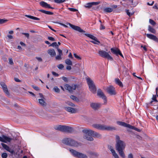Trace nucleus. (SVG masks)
<instances>
[{
	"instance_id": "nucleus-37",
	"label": "nucleus",
	"mask_w": 158,
	"mask_h": 158,
	"mask_svg": "<svg viewBox=\"0 0 158 158\" xmlns=\"http://www.w3.org/2000/svg\"><path fill=\"white\" fill-rule=\"evenodd\" d=\"M150 23L152 25H155L156 24V23L153 20L150 19L149 20Z\"/></svg>"
},
{
	"instance_id": "nucleus-38",
	"label": "nucleus",
	"mask_w": 158,
	"mask_h": 158,
	"mask_svg": "<svg viewBox=\"0 0 158 158\" xmlns=\"http://www.w3.org/2000/svg\"><path fill=\"white\" fill-rule=\"evenodd\" d=\"M66 103L68 105L71 106L73 107L75 106V105L72 102L68 101V102H66Z\"/></svg>"
},
{
	"instance_id": "nucleus-59",
	"label": "nucleus",
	"mask_w": 158,
	"mask_h": 158,
	"mask_svg": "<svg viewBox=\"0 0 158 158\" xmlns=\"http://www.w3.org/2000/svg\"><path fill=\"white\" fill-rule=\"evenodd\" d=\"M52 73L53 75L56 76L57 77L59 76V74L58 73L53 71L52 72Z\"/></svg>"
},
{
	"instance_id": "nucleus-13",
	"label": "nucleus",
	"mask_w": 158,
	"mask_h": 158,
	"mask_svg": "<svg viewBox=\"0 0 158 158\" xmlns=\"http://www.w3.org/2000/svg\"><path fill=\"white\" fill-rule=\"evenodd\" d=\"M101 105V104L98 103L92 102L90 104L91 107L94 110L98 109L100 107Z\"/></svg>"
},
{
	"instance_id": "nucleus-16",
	"label": "nucleus",
	"mask_w": 158,
	"mask_h": 158,
	"mask_svg": "<svg viewBox=\"0 0 158 158\" xmlns=\"http://www.w3.org/2000/svg\"><path fill=\"white\" fill-rule=\"evenodd\" d=\"M76 85H72V86H71L68 84H66L65 85L64 87L65 89L71 92L73 90H75L76 88Z\"/></svg>"
},
{
	"instance_id": "nucleus-61",
	"label": "nucleus",
	"mask_w": 158,
	"mask_h": 158,
	"mask_svg": "<svg viewBox=\"0 0 158 158\" xmlns=\"http://www.w3.org/2000/svg\"><path fill=\"white\" fill-rule=\"evenodd\" d=\"M153 8L154 9H156V10L158 9V7L157 6V5L156 4H155L154 6L153 7Z\"/></svg>"
},
{
	"instance_id": "nucleus-5",
	"label": "nucleus",
	"mask_w": 158,
	"mask_h": 158,
	"mask_svg": "<svg viewBox=\"0 0 158 158\" xmlns=\"http://www.w3.org/2000/svg\"><path fill=\"white\" fill-rule=\"evenodd\" d=\"M69 151L75 157L77 158H87L88 156L85 154L82 153L71 148L69 149Z\"/></svg>"
},
{
	"instance_id": "nucleus-12",
	"label": "nucleus",
	"mask_w": 158,
	"mask_h": 158,
	"mask_svg": "<svg viewBox=\"0 0 158 158\" xmlns=\"http://www.w3.org/2000/svg\"><path fill=\"white\" fill-rule=\"evenodd\" d=\"M106 90L108 93L110 95H115L116 94L115 88L112 85L107 87Z\"/></svg>"
},
{
	"instance_id": "nucleus-3",
	"label": "nucleus",
	"mask_w": 158,
	"mask_h": 158,
	"mask_svg": "<svg viewBox=\"0 0 158 158\" xmlns=\"http://www.w3.org/2000/svg\"><path fill=\"white\" fill-rule=\"evenodd\" d=\"M93 127L98 130H107L112 131L116 130V127H111L108 126H106L103 125H102L99 124H94L93 125Z\"/></svg>"
},
{
	"instance_id": "nucleus-52",
	"label": "nucleus",
	"mask_w": 158,
	"mask_h": 158,
	"mask_svg": "<svg viewBox=\"0 0 158 158\" xmlns=\"http://www.w3.org/2000/svg\"><path fill=\"white\" fill-rule=\"evenodd\" d=\"M74 56L78 60H81V58L77 56L76 53H74Z\"/></svg>"
},
{
	"instance_id": "nucleus-55",
	"label": "nucleus",
	"mask_w": 158,
	"mask_h": 158,
	"mask_svg": "<svg viewBox=\"0 0 158 158\" xmlns=\"http://www.w3.org/2000/svg\"><path fill=\"white\" fill-rule=\"evenodd\" d=\"M62 78L65 82H67L68 81V78L65 77H63Z\"/></svg>"
},
{
	"instance_id": "nucleus-11",
	"label": "nucleus",
	"mask_w": 158,
	"mask_h": 158,
	"mask_svg": "<svg viewBox=\"0 0 158 158\" xmlns=\"http://www.w3.org/2000/svg\"><path fill=\"white\" fill-rule=\"evenodd\" d=\"M12 139L4 135H2V137L0 136V141L6 143L7 142H10Z\"/></svg>"
},
{
	"instance_id": "nucleus-26",
	"label": "nucleus",
	"mask_w": 158,
	"mask_h": 158,
	"mask_svg": "<svg viewBox=\"0 0 158 158\" xmlns=\"http://www.w3.org/2000/svg\"><path fill=\"white\" fill-rule=\"evenodd\" d=\"M152 99V100L149 103H148L149 105L152 104V103L153 102H156V104H157V102H158V101L156 99V95H153Z\"/></svg>"
},
{
	"instance_id": "nucleus-4",
	"label": "nucleus",
	"mask_w": 158,
	"mask_h": 158,
	"mask_svg": "<svg viewBox=\"0 0 158 158\" xmlns=\"http://www.w3.org/2000/svg\"><path fill=\"white\" fill-rule=\"evenodd\" d=\"M62 141L63 143L72 147H77L80 144L78 142L70 138H65Z\"/></svg>"
},
{
	"instance_id": "nucleus-8",
	"label": "nucleus",
	"mask_w": 158,
	"mask_h": 158,
	"mask_svg": "<svg viewBox=\"0 0 158 158\" xmlns=\"http://www.w3.org/2000/svg\"><path fill=\"white\" fill-rule=\"evenodd\" d=\"M117 124L119 125L123 126L125 127H127L132 129L138 132H140V130L139 129H138V128L135 127L134 126H132L124 122L121 121H117Z\"/></svg>"
},
{
	"instance_id": "nucleus-53",
	"label": "nucleus",
	"mask_w": 158,
	"mask_h": 158,
	"mask_svg": "<svg viewBox=\"0 0 158 158\" xmlns=\"http://www.w3.org/2000/svg\"><path fill=\"white\" fill-rule=\"evenodd\" d=\"M152 106H154V107H153V108L154 110H156L158 108V106L157 105H154L153 103H152V104H151Z\"/></svg>"
},
{
	"instance_id": "nucleus-19",
	"label": "nucleus",
	"mask_w": 158,
	"mask_h": 158,
	"mask_svg": "<svg viewBox=\"0 0 158 158\" xmlns=\"http://www.w3.org/2000/svg\"><path fill=\"white\" fill-rule=\"evenodd\" d=\"M108 148L112 153L114 157V158H119V156L116 153L115 150L114 149L113 147L112 146L108 145Z\"/></svg>"
},
{
	"instance_id": "nucleus-28",
	"label": "nucleus",
	"mask_w": 158,
	"mask_h": 158,
	"mask_svg": "<svg viewBox=\"0 0 158 158\" xmlns=\"http://www.w3.org/2000/svg\"><path fill=\"white\" fill-rule=\"evenodd\" d=\"M25 16L27 18H28L30 19H34L35 20H40V19L39 18L30 15H25Z\"/></svg>"
},
{
	"instance_id": "nucleus-24",
	"label": "nucleus",
	"mask_w": 158,
	"mask_h": 158,
	"mask_svg": "<svg viewBox=\"0 0 158 158\" xmlns=\"http://www.w3.org/2000/svg\"><path fill=\"white\" fill-rule=\"evenodd\" d=\"M115 83L119 85L120 87L122 88L123 87L122 82L118 78H115L114 80Z\"/></svg>"
},
{
	"instance_id": "nucleus-36",
	"label": "nucleus",
	"mask_w": 158,
	"mask_h": 158,
	"mask_svg": "<svg viewBox=\"0 0 158 158\" xmlns=\"http://www.w3.org/2000/svg\"><path fill=\"white\" fill-rule=\"evenodd\" d=\"M66 0H55L54 1L55 2L61 3L64 2Z\"/></svg>"
},
{
	"instance_id": "nucleus-58",
	"label": "nucleus",
	"mask_w": 158,
	"mask_h": 158,
	"mask_svg": "<svg viewBox=\"0 0 158 158\" xmlns=\"http://www.w3.org/2000/svg\"><path fill=\"white\" fill-rule=\"evenodd\" d=\"M36 58L40 62H41L42 61V59L40 57H36Z\"/></svg>"
},
{
	"instance_id": "nucleus-40",
	"label": "nucleus",
	"mask_w": 158,
	"mask_h": 158,
	"mask_svg": "<svg viewBox=\"0 0 158 158\" xmlns=\"http://www.w3.org/2000/svg\"><path fill=\"white\" fill-rule=\"evenodd\" d=\"M62 55L59 54L56 57V60H60L61 59V56Z\"/></svg>"
},
{
	"instance_id": "nucleus-10",
	"label": "nucleus",
	"mask_w": 158,
	"mask_h": 158,
	"mask_svg": "<svg viewBox=\"0 0 158 158\" xmlns=\"http://www.w3.org/2000/svg\"><path fill=\"white\" fill-rule=\"evenodd\" d=\"M66 24H69L73 29L78 31L80 32L85 33V31L81 29V28L79 26L73 25L69 23H67Z\"/></svg>"
},
{
	"instance_id": "nucleus-7",
	"label": "nucleus",
	"mask_w": 158,
	"mask_h": 158,
	"mask_svg": "<svg viewBox=\"0 0 158 158\" xmlns=\"http://www.w3.org/2000/svg\"><path fill=\"white\" fill-rule=\"evenodd\" d=\"M109 53H110V51L108 52H106L105 51L102 50H99L98 52L99 55L102 57L107 58L108 60H112L113 58L109 54Z\"/></svg>"
},
{
	"instance_id": "nucleus-41",
	"label": "nucleus",
	"mask_w": 158,
	"mask_h": 158,
	"mask_svg": "<svg viewBox=\"0 0 158 158\" xmlns=\"http://www.w3.org/2000/svg\"><path fill=\"white\" fill-rule=\"evenodd\" d=\"M1 156L2 158H6L7 157V154L6 153H3L2 154Z\"/></svg>"
},
{
	"instance_id": "nucleus-18",
	"label": "nucleus",
	"mask_w": 158,
	"mask_h": 158,
	"mask_svg": "<svg viewBox=\"0 0 158 158\" xmlns=\"http://www.w3.org/2000/svg\"><path fill=\"white\" fill-rule=\"evenodd\" d=\"M99 2H89L86 4L84 6L85 8H90L93 6H96L98 5L99 3Z\"/></svg>"
},
{
	"instance_id": "nucleus-29",
	"label": "nucleus",
	"mask_w": 158,
	"mask_h": 158,
	"mask_svg": "<svg viewBox=\"0 0 158 158\" xmlns=\"http://www.w3.org/2000/svg\"><path fill=\"white\" fill-rule=\"evenodd\" d=\"M39 101L40 104L41 105L43 106H46L47 103L42 98L39 99Z\"/></svg>"
},
{
	"instance_id": "nucleus-62",
	"label": "nucleus",
	"mask_w": 158,
	"mask_h": 158,
	"mask_svg": "<svg viewBox=\"0 0 158 158\" xmlns=\"http://www.w3.org/2000/svg\"><path fill=\"white\" fill-rule=\"evenodd\" d=\"M66 69L67 70H69L71 69L72 68L71 66H67Z\"/></svg>"
},
{
	"instance_id": "nucleus-14",
	"label": "nucleus",
	"mask_w": 158,
	"mask_h": 158,
	"mask_svg": "<svg viewBox=\"0 0 158 158\" xmlns=\"http://www.w3.org/2000/svg\"><path fill=\"white\" fill-rule=\"evenodd\" d=\"M97 95L100 98H102V99L104 100L106 102V96L104 95L102 91L100 89H98L97 91Z\"/></svg>"
},
{
	"instance_id": "nucleus-21",
	"label": "nucleus",
	"mask_w": 158,
	"mask_h": 158,
	"mask_svg": "<svg viewBox=\"0 0 158 158\" xmlns=\"http://www.w3.org/2000/svg\"><path fill=\"white\" fill-rule=\"evenodd\" d=\"M146 35L148 38L156 42H158V39L156 36L153 35L149 34H147Z\"/></svg>"
},
{
	"instance_id": "nucleus-49",
	"label": "nucleus",
	"mask_w": 158,
	"mask_h": 158,
	"mask_svg": "<svg viewBox=\"0 0 158 158\" xmlns=\"http://www.w3.org/2000/svg\"><path fill=\"white\" fill-rule=\"evenodd\" d=\"M45 14L47 15H52L53 14V13L52 12L49 11H45Z\"/></svg>"
},
{
	"instance_id": "nucleus-35",
	"label": "nucleus",
	"mask_w": 158,
	"mask_h": 158,
	"mask_svg": "<svg viewBox=\"0 0 158 158\" xmlns=\"http://www.w3.org/2000/svg\"><path fill=\"white\" fill-rule=\"evenodd\" d=\"M70 98L72 100L76 101H78L79 99L76 96L74 95H71L70 96Z\"/></svg>"
},
{
	"instance_id": "nucleus-46",
	"label": "nucleus",
	"mask_w": 158,
	"mask_h": 158,
	"mask_svg": "<svg viewBox=\"0 0 158 158\" xmlns=\"http://www.w3.org/2000/svg\"><path fill=\"white\" fill-rule=\"evenodd\" d=\"M57 67L59 69H63V68L64 67V65L62 64H59L57 66Z\"/></svg>"
},
{
	"instance_id": "nucleus-54",
	"label": "nucleus",
	"mask_w": 158,
	"mask_h": 158,
	"mask_svg": "<svg viewBox=\"0 0 158 158\" xmlns=\"http://www.w3.org/2000/svg\"><path fill=\"white\" fill-rule=\"evenodd\" d=\"M57 49V50L59 54L62 55V51L60 50V49L59 48H56Z\"/></svg>"
},
{
	"instance_id": "nucleus-45",
	"label": "nucleus",
	"mask_w": 158,
	"mask_h": 158,
	"mask_svg": "<svg viewBox=\"0 0 158 158\" xmlns=\"http://www.w3.org/2000/svg\"><path fill=\"white\" fill-rule=\"evenodd\" d=\"M7 20H4V19H0V24H2L6 22Z\"/></svg>"
},
{
	"instance_id": "nucleus-44",
	"label": "nucleus",
	"mask_w": 158,
	"mask_h": 158,
	"mask_svg": "<svg viewBox=\"0 0 158 158\" xmlns=\"http://www.w3.org/2000/svg\"><path fill=\"white\" fill-rule=\"evenodd\" d=\"M126 12L127 14L130 17L133 14V13H131L129 12V10H126Z\"/></svg>"
},
{
	"instance_id": "nucleus-42",
	"label": "nucleus",
	"mask_w": 158,
	"mask_h": 158,
	"mask_svg": "<svg viewBox=\"0 0 158 158\" xmlns=\"http://www.w3.org/2000/svg\"><path fill=\"white\" fill-rule=\"evenodd\" d=\"M7 151L10 152L12 154H13L15 153L14 150L13 149H11L10 148H9V149Z\"/></svg>"
},
{
	"instance_id": "nucleus-32",
	"label": "nucleus",
	"mask_w": 158,
	"mask_h": 158,
	"mask_svg": "<svg viewBox=\"0 0 158 158\" xmlns=\"http://www.w3.org/2000/svg\"><path fill=\"white\" fill-rule=\"evenodd\" d=\"M49 46L55 47L56 48H59V46L58 44H57V43L56 42L53 43L50 45Z\"/></svg>"
},
{
	"instance_id": "nucleus-31",
	"label": "nucleus",
	"mask_w": 158,
	"mask_h": 158,
	"mask_svg": "<svg viewBox=\"0 0 158 158\" xmlns=\"http://www.w3.org/2000/svg\"><path fill=\"white\" fill-rule=\"evenodd\" d=\"M113 10V9L109 7H107L105 8L104 11L106 12L107 13H110L112 12Z\"/></svg>"
},
{
	"instance_id": "nucleus-20",
	"label": "nucleus",
	"mask_w": 158,
	"mask_h": 158,
	"mask_svg": "<svg viewBox=\"0 0 158 158\" xmlns=\"http://www.w3.org/2000/svg\"><path fill=\"white\" fill-rule=\"evenodd\" d=\"M73 131L72 127L67 126H64L63 132L71 133Z\"/></svg>"
},
{
	"instance_id": "nucleus-23",
	"label": "nucleus",
	"mask_w": 158,
	"mask_h": 158,
	"mask_svg": "<svg viewBox=\"0 0 158 158\" xmlns=\"http://www.w3.org/2000/svg\"><path fill=\"white\" fill-rule=\"evenodd\" d=\"M47 52L51 56H54L56 55V53L53 49H49L48 50Z\"/></svg>"
},
{
	"instance_id": "nucleus-57",
	"label": "nucleus",
	"mask_w": 158,
	"mask_h": 158,
	"mask_svg": "<svg viewBox=\"0 0 158 158\" xmlns=\"http://www.w3.org/2000/svg\"><path fill=\"white\" fill-rule=\"evenodd\" d=\"M105 27L104 26H103L102 24H101L100 27V29L101 30H102L104 29H105Z\"/></svg>"
},
{
	"instance_id": "nucleus-30",
	"label": "nucleus",
	"mask_w": 158,
	"mask_h": 158,
	"mask_svg": "<svg viewBox=\"0 0 158 158\" xmlns=\"http://www.w3.org/2000/svg\"><path fill=\"white\" fill-rule=\"evenodd\" d=\"M148 30L150 32L154 34H155L156 32V30L150 25L148 27Z\"/></svg>"
},
{
	"instance_id": "nucleus-43",
	"label": "nucleus",
	"mask_w": 158,
	"mask_h": 158,
	"mask_svg": "<svg viewBox=\"0 0 158 158\" xmlns=\"http://www.w3.org/2000/svg\"><path fill=\"white\" fill-rule=\"evenodd\" d=\"M68 10H69L70 11L73 12L78 11V10L77 9L74 8H68Z\"/></svg>"
},
{
	"instance_id": "nucleus-63",
	"label": "nucleus",
	"mask_w": 158,
	"mask_h": 158,
	"mask_svg": "<svg viewBox=\"0 0 158 158\" xmlns=\"http://www.w3.org/2000/svg\"><path fill=\"white\" fill-rule=\"evenodd\" d=\"M90 154L92 155H94L95 156H98V154L97 153H94V152L93 153V152H92V153H90Z\"/></svg>"
},
{
	"instance_id": "nucleus-56",
	"label": "nucleus",
	"mask_w": 158,
	"mask_h": 158,
	"mask_svg": "<svg viewBox=\"0 0 158 158\" xmlns=\"http://www.w3.org/2000/svg\"><path fill=\"white\" fill-rule=\"evenodd\" d=\"M9 64H10L12 65L13 64L12 59L11 58H10L9 59Z\"/></svg>"
},
{
	"instance_id": "nucleus-47",
	"label": "nucleus",
	"mask_w": 158,
	"mask_h": 158,
	"mask_svg": "<svg viewBox=\"0 0 158 158\" xmlns=\"http://www.w3.org/2000/svg\"><path fill=\"white\" fill-rule=\"evenodd\" d=\"M22 34L25 35V36L27 37V39L29 38V34L28 33H22Z\"/></svg>"
},
{
	"instance_id": "nucleus-6",
	"label": "nucleus",
	"mask_w": 158,
	"mask_h": 158,
	"mask_svg": "<svg viewBox=\"0 0 158 158\" xmlns=\"http://www.w3.org/2000/svg\"><path fill=\"white\" fill-rule=\"evenodd\" d=\"M90 91L94 94L96 92V88L94 82L89 77L86 79Z\"/></svg>"
},
{
	"instance_id": "nucleus-50",
	"label": "nucleus",
	"mask_w": 158,
	"mask_h": 158,
	"mask_svg": "<svg viewBox=\"0 0 158 158\" xmlns=\"http://www.w3.org/2000/svg\"><path fill=\"white\" fill-rule=\"evenodd\" d=\"M32 88L36 91H39L40 89L38 87L35 86L34 85L32 86Z\"/></svg>"
},
{
	"instance_id": "nucleus-48",
	"label": "nucleus",
	"mask_w": 158,
	"mask_h": 158,
	"mask_svg": "<svg viewBox=\"0 0 158 158\" xmlns=\"http://www.w3.org/2000/svg\"><path fill=\"white\" fill-rule=\"evenodd\" d=\"M127 158H134L133 154L131 153L129 154L127 156Z\"/></svg>"
},
{
	"instance_id": "nucleus-15",
	"label": "nucleus",
	"mask_w": 158,
	"mask_h": 158,
	"mask_svg": "<svg viewBox=\"0 0 158 158\" xmlns=\"http://www.w3.org/2000/svg\"><path fill=\"white\" fill-rule=\"evenodd\" d=\"M64 109L66 111L72 114L76 113L77 112V110L76 108L69 106H65L64 107Z\"/></svg>"
},
{
	"instance_id": "nucleus-1",
	"label": "nucleus",
	"mask_w": 158,
	"mask_h": 158,
	"mask_svg": "<svg viewBox=\"0 0 158 158\" xmlns=\"http://www.w3.org/2000/svg\"><path fill=\"white\" fill-rule=\"evenodd\" d=\"M115 148L116 150L118 152L119 155L122 158H125L126 156L123 152L126 145L125 143L123 141L120 140V137L118 135H116Z\"/></svg>"
},
{
	"instance_id": "nucleus-64",
	"label": "nucleus",
	"mask_w": 158,
	"mask_h": 158,
	"mask_svg": "<svg viewBox=\"0 0 158 158\" xmlns=\"http://www.w3.org/2000/svg\"><path fill=\"white\" fill-rule=\"evenodd\" d=\"M20 44L22 46H26V44L22 41L20 42Z\"/></svg>"
},
{
	"instance_id": "nucleus-27",
	"label": "nucleus",
	"mask_w": 158,
	"mask_h": 158,
	"mask_svg": "<svg viewBox=\"0 0 158 158\" xmlns=\"http://www.w3.org/2000/svg\"><path fill=\"white\" fill-rule=\"evenodd\" d=\"M64 126V125H59L56 126L54 128L56 130L63 132Z\"/></svg>"
},
{
	"instance_id": "nucleus-17",
	"label": "nucleus",
	"mask_w": 158,
	"mask_h": 158,
	"mask_svg": "<svg viewBox=\"0 0 158 158\" xmlns=\"http://www.w3.org/2000/svg\"><path fill=\"white\" fill-rule=\"evenodd\" d=\"M2 87L4 92L7 95H9L10 93L8 91V89L6 85L3 82H1L0 83Z\"/></svg>"
},
{
	"instance_id": "nucleus-34",
	"label": "nucleus",
	"mask_w": 158,
	"mask_h": 158,
	"mask_svg": "<svg viewBox=\"0 0 158 158\" xmlns=\"http://www.w3.org/2000/svg\"><path fill=\"white\" fill-rule=\"evenodd\" d=\"M1 144L2 145L3 148H4L5 149H6V150H8L10 148V147L8 146L3 143H1Z\"/></svg>"
},
{
	"instance_id": "nucleus-33",
	"label": "nucleus",
	"mask_w": 158,
	"mask_h": 158,
	"mask_svg": "<svg viewBox=\"0 0 158 158\" xmlns=\"http://www.w3.org/2000/svg\"><path fill=\"white\" fill-rule=\"evenodd\" d=\"M65 62L66 64H67L72 65H73V63L72 61L70 60L69 59H67L65 60Z\"/></svg>"
},
{
	"instance_id": "nucleus-22",
	"label": "nucleus",
	"mask_w": 158,
	"mask_h": 158,
	"mask_svg": "<svg viewBox=\"0 0 158 158\" xmlns=\"http://www.w3.org/2000/svg\"><path fill=\"white\" fill-rule=\"evenodd\" d=\"M40 5L43 7L45 8H49L53 9V8L50 5L48 4L47 3L41 1L40 3Z\"/></svg>"
},
{
	"instance_id": "nucleus-60",
	"label": "nucleus",
	"mask_w": 158,
	"mask_h": 158,
	"mask_svg": "<svg viewBox=\"0 0 158 158\" xmlns=\"http://www.w3.org/2000/svg\"><path fill=\"white\" fill-rule=\"evenodd\" d=\"M14 79H15V81L16 82H20L21 81L20 80H19L17 78H15Z\"/></svg>"
},
{
	"instance_id": "nucleus-51",
	"label": "nucleus",
	"mask_w": 158,
	"mask_h": 158,
	"mask_svg": "<svg viewBox=\"0 0 158 158\" xmlns=\"http://www.w3.org/2000/svg\"><path fill=\"white\" fill-rule=\"evenodd\" d=\"M48 39L52 41H55V40L53 37L50 36L48 37Z\"/></svg>"
},
{
	"instance_id": "nucleus-2",
	"label": "nucleus",
	"mask_w": 158,
	"mask_h": 158,
	"mask_svg": "<svg viewBox=\"0 0 158 158\" xmlns=\"http://www.w3.org/2000/svg\"><path fill=\"white\" fill-rule=\"evenodd\" d=\"M82 132L84 134L83 136L84 138L88 140L93 141L94 139L92 137L99 139L102 138L101 134L91 130L84 129L83 130Z\"/></svg>"
},
{
	"instance_id": "nucleus-25",
	"label": "nucleus",
	"mask_w": 158,
	"mask_h": 158,
	"mask_svg": "<svg viewBox=\"0 0 158 158\" xmlns=\"http://www.w3.org/2000/svg\"><path fill=\"white\" fill-rule=\"evenodd\" d=\"M111 52L114 54H115L116 56L118 55V53L120 51V50L118 48L114 49L111 48L110 49Z\"/></svg>"
},
{
	"instance_id": "nucleus-39",
	"label": "nucleus",
	"mask_w": 158,
	"mask_h": 158,
	"mask_svg": "<svg viewBox=\"0 0 158 158\" xmlns=\"http://www.w3.org/2000/svg\"><path fill=\"white\" fill-rule=\"evenodd\" d=\"M53 89L56 93H59L60 91V89L57 86L54 87Z\"/></svg>"
},
{
	"instance_id": "nucleus-9",
	"label": "nucleus",
	"mask_w": 158,
	"mask_h": 158,
	"mask_svg": "<svg viewBox=\"0 0 158 158\" xmlns=\"http://www.w3.org/2000/svg\"><path fill=\"white\" fill-rule=\"evenodd\" d=\"M85 35L89 37L94 41H91L90 42L94 44H98L100 43V42L98 40L97 38L93 35L89 34H85Z\"/></svg>"
}]
</instances>
